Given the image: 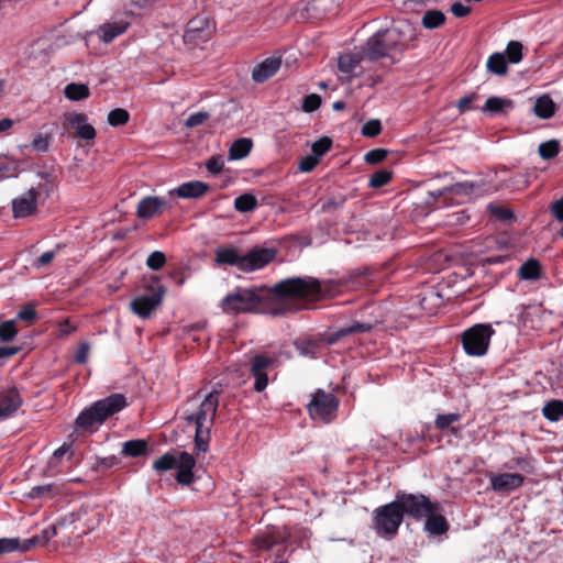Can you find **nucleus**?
Wrapping results in <instances>:
<instances>
[{
  "label": "nucleus",
  "instance_id": "ddd939ff",
  "mask_svg": "<svg viewBox=\"0 0 563 563\" xmlns=\"http://www.w3.org/2000/svg\"><path fill=\"white\" fill-rule=\"evenodd\" d=\"M164 294L165 289L163 287H158L155 291H152L151 294L136 297L131 302L132 311L143 319L147 318L152 313V311L157 306H159Z\"/></svg>",
  "mask_w": 563,
  "mask_h": 563
},
{
  "label": "nucleus",
  "instance_id": "603ef678",
  "mask_svg": "<svg viewBox=\"0 0 563 563\" xmlns=\"http://www.w3.org/2000/svg\"><path fill=\"white\" fill-rule=\"evenodd\" d=\"M208 118H209L208 112L199 111V112L190 114L187 118L185 125L187 128H196L198 125H201Z\"/></svg>",
  "mask_w": 563,
  "mask_h": 563
},
{
  "label": "nucleus",
  "instance_id": "f03ea898",
  "mask_svg": "<svg viewBox=\"0 0 563 563\" xmlns=\"http://www.w3.org/2000/svg\"><path fill=\"white\" fill-rule=\"evenodd\" d=\"M412 37L408 23H400L397 26L379 31L367 40L365 56L375 60L388 56L393 52H401Z\"/></svg>",
  "mask_w": 563,
  "mask_h": 563
},
{
  "label": "nucleus",
  "instance_id": "f257e3e1",
  "mask_svg": "<svg viewBox=\"0 0 563 563\" xmlns=\"http://www.w3.org/2000/svg\"><path fill=\"white\" fill-rule=\"evenodd\" d=\"M190 405L197 406L198 409L189 413L186 417V420L195 423L196 450L199 453H206L209 446L210 431L219 406V391H209L203 397L197 395L191 399Z\"/></svg>",
  "mask_w": 563,
  "mask_h": 563
},
{
  "label": "nucleus",
  "instance_id": "49530a36",
  "mask_svg": "<svg viewBox=\"0 0 563 563\" xmlns=\"http://www.w3.org/2000/svg\"><path fill=\"white\" fill-rule=\"evenodd\" d=\"M559 153V144L556 141H548L539 145V154L542 158L550 159Z\"/></svg>",
  "mask_w": 563,
  "mask_h": 563
},
{
  "label": "nucleus",
  "instance_id": "9d476101",
  "mask_svg": "<svg viewBox=\"0 0 563 563\" xmlns=\"http://www.w3.org/2000/svg\"><path fill=\"white\" fill-rule=\"evenodd\" d=\"M396 503L401 509V515L420 519L424 516L437 514L440 509L438 504L431 503L424 495L401 494L397 495Z\"/></svg>",
  "mask_w": 563,
  "mask_h": 563
},
{
  "label": "nucleus",
  "instance_id": "4be33fe9",
  "mask_svg": "<svg viewBox=\"0 0 563 563\" xmlns=\"http://www.w3.org/2000/svg\"><path fill=\"white\" fill-rule=\"evenodd\" d=\"M488 190H479V186L471 183H456L450 187H444L443 189H438L431 192V196L434 198L441 197L443 195H453V196H470L477 195L482 192H487Z\"/></svg>",
  "mask_w": 563,
  "mask_h": 563
},
{
  "label": "nucleus",
  "instance_id": "dca6fc26",
  "mask_svg": "<svg viewBox=\"0 0 563 563\" xmlns=\"http://www.w3.org/2000/svg\"><path fill=\"white\" fill-rule=\"evenodd\" d=\"M209 23L203 16H196L189 21L186 32L184 34V41L187 45H198L208 40Z\"/></svg>",
  "mask_w": 563,
  "mask_h": 563
},
{
  "label": "nucleus",
  "instance_id": "79ce46f5",
  "mask_svg": "<svg viewBox=\"0 0 563 563\" xmlns=\"http://www.w3.org/2000/svg\"><path fill=\"white\" fill-rule=\"evenodd\" d=\"M18 334L15 322L7 320L0 323V342L12 341Z\"/></svg>",
  "mask_w": 563,
  "mask_h": 563
},
{
  "label": "nucleus",
  "instance_id": "37998d69",
  "mask_svg": "<svg viewBox=\"0 0 563 563\" xmlns=\"http://www.w3.org/2000/svg\"><path fill=\"white\" fill-rule=\"evenodd\" d=\"M460 420H461V415L457 412L442 413V415H438V417L435 418L434 424H435L437 429L445 430L452 423H455Z\"/></svg>",
  "mask_w": 563,
  "mask_h": 563
},
{
  "label": "nucleus",
  "instance_id": "c756f323",
  "mask_svg": "<svg viewBox=\"0 0 563 563\" xmlns=\"http://www.w3.org/2000/svg\"><path fill=\"white\" fill-rule=\"evenodd\" d=\"M533 112L538 118L549 119L555 112V103L549 96H541L536 100Z\"/></svg>",
  "mask_w": 563,
  "mask_h": 563
},
{
  "label": "nucleus",
  "instance_id": "20e7f679",
  "mask_svg": "<svg viewBox=\"0 0 563 563\" xmlns=\"http://www.w3.org/2000/svg\"><path fill=\"white\" fill-rule=\"evenodd\" d=\"M273 291L285 299L319 300L323 296V289L318 279L313 277H295L277 283Z\"/></svg>",
  "mask_w": 563,
  "mask_h": 563
},
{
  "label": "nucleus",
  "instance_id": "393cba45",
  "mask_svg": "<svg viewBox=\"0 0 563 563\" xmlns=\"http://www.w3.org/2000/svg\"><path fill=\"white\" fill-rule=\"evenodd\" d=\"M243 254L234 247H219L216 250V264L218 265H232L242 271Z\"/></svg>",
  "mask_w": 563,
  "mask_h": 563
},
{
  "label": "nucleus",
  "instance_id": "9b49d317",
  "mask_svg": "<svg viewBox=\"0 0 563 563\" xmlns=\"http://www.w3.org/2000/svg\"><path fill=\"white\" fill-rule=\"evenodd\" d=\"M42 186H33L11 201L14 219H23L36 213L42 198Z\"/></svg>",
  "mask_w": 563,
  "mask_h": 563
},
{
  "label": "nucleus",
  "instance_id": "de8ad7c7",
  "mask_svg": "<svg viewBox=\"0 0 563 563\" xmlns=\"http://www.w3.org/2000/svg\"><path fill=\"white\" fill-rule=\"evenodd\" d=\"M331 145H332V141L327 136H323V137L317 140L314 143H312V146H311L312 155L320 158L322 155H324L331 148Z\"/></svg>",
  "mask_w": 563,
  "mask_h": 563
},
{
  "label": "nucleus",
  "instance_id": "5701e85b",
  "mask_svg": "<svg viewBox=\"0 0 563 563\" xmlns=\"http://www.w3.org/2000/svg\"><path fill=\"white\" fill-rule=\"evenodd\" d=\"M282 65L280 58L269 57L256 65L252 71V78L256 82H264L274 76Z\"/></svg>",
  "mask_w": 563,
  "mask_h": 563
},
{
  "label": "nucleus",
  "instance_id": "1a4fd4ad",
  "mask_svg": "<svg viewBox=\"0 0 563 563\" xmlns=\"http://www.w3.org/2000/svg\"><path fill=\"white\" fill-rule=\"evenodd\" d=\"M338 407L339 402L333 394L317 390L312 395L307 410L313 420L328 423L335 418Z\"/></svg>",
  "mask_w": 563,
  "mask_h": 563
},
{
  "label": "nucleus",
  "instance_id": "b1692460",
  "mask_svg": "<svg viewBox=\"0 0 563 563\" xmlns=\"http://www.w3.org/2000/svg\"><path fill=\"white\" fill-rule=\"evenodd\" d=\"M22 399L16 389H9L0 399V419L11 417L21 407Z\"/></svg>",
  "mask_w": 563,
  "mask_h": 563
},
{
  "label": "nucleus",
  "instance_id": "69168bd1",
  "mask_svg": "<svg viewBox=\"0 0 563 563\" xmlns=\"http://www.w3.org/2000/svg\"><path fill=\"white\" fill-rule=\"evenodd\" d=\"M552 211L555 216V218L563 222V197L560 199V200H556L553 205H552ZM561 236L563 238V225H562V229H561V232H560Z\"/></svg>",
  "mask_w": 563,
  "mask_h": 563
},
{
  "label": "nucleus",
  "instance_id": "8fccbe9b",
  "mask_svg": "<svg viewBox=\"0 0 563 563\" xmlns=\"http://www.w3.org/2000/svg\"><path fill=\"white\" fill-rule=\"evenodd\" d=\"M380 131L382 124L380 121L377 119L369 120L362 126V134L368 137H374L378 135Z\"/></svg>",
  "mask_w": 563,
  "mask_h": 563
},
{
  "label": "nucleus",
  "instance_id": "774afa93",
  "mask_svg": "<svg viewBox=\"0 0 563 563\" xmlns=\"http://www.w3.org/2000/svg\"><path fill=\"white\" fill-rule=\"evenodd\" d=\"M19 352V347L0 346V358H7L15 355Z\"/></svg>",
  "mask_w": 563,
  "mask_h": 563
},
{
  "label": "nucleus",
  "instance_id": "864d4df0",
  "mask_svg": "<svg viewBox=\"0 0 563 563\" xmlns=\"http://www.w3.org/2000/svg\"><path fill=\"white\" fill-rule=\"evenodd\" d=\"M319 163V158L314 155H308L300 159L299 170L303 173L311 172Z\"/></svg>",
  "mask_w": 563,
  "mask_h": 563
},
{
  "label": "nucleus",
  "instance_id": "c03bdc74",
  "mask_svg": "<svg viewBox=\"0 0 563 563\" xmlns=\"http://www.w3.org/2000/svg\"><path fill=\"white\" fill-rule=\"evenodd\" d=\"M166 263V256L161 251L152 252L146 258V266L152 271L161 269Z\"/></svg>",
  "mask_w": 563,
  "mask_h": 563
},
{
  "label": "nucleus",
  "instance_id": "6e6d98bb",
  "mask_svg": "<svg viewBox=\"0 0 563 563\" xmlns=\"http://www.w3.org/2000/svg\"><path fill=\"white\" fill-rule=\"evenodd\" d=\"M19 548V539L8 538L0 539V554L15 551Z\"/></svg>",
  "mask_w": 563,
  "mask_h": 563
},
{
  "label": "nucleus",
  "instance_id": "aec40b11",
  "mask_svg": "<svg viewBox=\"0 0 563 563\" xmlns=\"http://www.w3.org/2000/svg\"><path fill=\"white\" fill-rule=\"evenodd\" d=\"M167 206L164 198L156 196L144 197L137 205L136 214L142 220H148Z\"/></svg>",
  "mask_w": 563,
  "mask_h": 563
},
{
  "label": "nucleus",
  "instance_id": "bb28decb",
  "mask_svg": "<svg viewBox=\"0 0 563 563\" xmlns=\"http://www.w3.org/2000/svg\"><path fill=\"white\" fill-rule=\"evenodd\" d=\"M486 68L488 73L496 76H506L508 66L505 54L496 52L489 55L486 62Z\"/></svg>",
  "mask_w": 563,
  "mask_h": 563
},
{
  "label": "nucleus",
  "instance_id": "a878e982",
  "mask_svg": "<svg viewBox=\"0 0 563 563\" xmlns=\"http://www.w3.org/2000/svg\"><path fill=\"white\" fill-rule=\"evenodd\" d=\"M514 109V101L507 98H500V97H489L484 107V112H489L493 114L498 113H507L508 111Z\"/></svg>",
  "mask_w": 563,
  "mask_h": 563
},
{
  "label": "nucleus",
  "instance_id": "4468645a",
  "mask_svg": "<svg viewBox=\"0 0 563 563\" xmlns=\"http://www.w3.org/2000/svg\"><path fill=\"white\" fill-rule=\"evenodd\" d=\"M276 252L274 249L255 247L249 253L243 254L242 271L253 272L263 268L275 258Z\"/></svg>",
  "mask_w": 563,
  "mask_h": 563
},
{
  "label": "nucleus",
  "instance_id": "6e6552de",
  "mask_svg": "<svg viewBox=\"0 0 563 563\" xmlns=\"http://www.w3.org/2000/svg\"><path fill=\"white\" fill-rule=\"evenodd\" d=\"M495 333L490 324H475L462 335L463 349L467 355L483 356L486 354L490 338Z\"/></svg>",
  "mask_w": 563,
  "mask_h": 563
},
{
  "label": "nucleus",
  "instance_id": "7c9ffc66",
  "mask_svg": "<svg viewBox=\"0 0 563 563\" xmlns=\"http://www.w3.org/2000/svg\"><path fill=\"white\" fill-rule=\"evenodd\" d=\"M371 329L372 325L369 323L354 322L352 325L340 328L334 333L329 335L328 343L332 344L345 335L358 332H367Z\"/></svg>",
  "mask_w": 563,
  "mask_h": 563
},
{
  "label": "nucleus",
  "instance_id": "39448f33",
  "mask_svg": "<svg viewBox=\"0 0 563 563\" xmlns=\"http://www.w3.org/2000/svg\"><path fill=\"white\" fill-rule=\"evenodd\" d=\"M266 295L265 287L236 288L222 299L221 307L224 312L233 314L257 312Z\"/></svg>",
  "mask_w": 563,
  "mask_h": 563
},
{
  "label": "nucleus",
  "instance_id": "c85d7f7f",
  "mask_svg": "<svg viewBox=\"0 0 563 563\" xmlns=\"http://www.w3.org/2000/svg\"><path fill=\"white\" fill-rule=\"evenodd\" d=\"M148 444L143 439L125 441L122 444L123 456L137 457L147 453Z\"/></svg>",
  "mask_w": 563,
  "mask_h": 563
},
{
  "label": "nucleus",
  "instance_id": "412c9836",
  "mask_svg": "<svg viewBox=\"0 0 563 563\" xmlns=\"http://www.w3.org/2000/svg\"><path fill=\"white\" fill-rule=\"evenodd\" d=\"M208 184L199 180H191L181 184L175 189L168 191L169 196L176 195L183 199H197L208 191Z\"/></svg>",
  "mask_w": 563,
  "mask_h": 563
},
{
  "label": "nucleus",
  "instance_id": "423d86ee",
  "mask_svg": "<svg viewBox=\"0 0 563 563\" xmlns=\"http://www.w3.org/2000/svg\"><path fill=\"white\" fill-rule=\"evenodd\" d=\"M195 465V459L187 452H167L153 463V468L157 472L176 470V481L181 485H189L194 481Z\"/></svg>",
  "mask_w": 563,
  "mask_h": 563
},
{
  "label": "nucleus",
  "instance_id": "2f4dec72",
  "mask_svg": "<svg viewBox=\"0 0 563 563\" xmlns=\"http://www.w3.org/2000/svg\"><path fill=\"white\" fill-rule=\"evenodd\" d=\"M252 141L246 137L234 141L229 151V158L235 161L246 157L252 150Z\"/></svg>",
  "mask_w": 563,
  "mask_h": 563
},
{
  "label": "nucleus",
  "instance_id": "4c0bfd02",
  "mask_svg": "<svg viewBox=\"0 0 563 563\" xmlns=\"http://www.w3.org/2000/svg\"><path fill=\"white\" fill-rule=\"evenodd\" d=\"M57 494V488L54 484H46L40 486H33L29 493L27 497L32 499L36 498H47Z\"/></svg>",
  "mask_w": 563,
  "mask_h": 563
},
{
  "label": "nucleus",
  "instance_id": "ea45409f",
  "mask_svg": "<svg viewBox=\"0 0 563 563\" xmlns=\"http://www.w3.org/2000/svg\"><path fill=\"white\" fill-rule=\"evenodd\" d=\"M130 114L125 109L117 108L108 113V123L111 126L124 125L129 122Z\"/></svg>",
  "mask_w": 563,
  "mask_h": 563
},
{
  "label": "nucleus",
  "instance_id": "473e14b6",
  "mask_svg": "<svg viewBox=\"0 0 563 563\" xmlns=\"http://www.w3.org/2000/svg\"><path fill=\"white\" fill-rule=\"evenodd\" d=\"M64 95L71 101L87 99L90 95L89 87L85 84L70 82L64 89Z\"/></svg>",
  "mask_w": 563,
  "mask_h": 563
},
{
  "label": "nucleus",
  "instance_id": "338daca9",
  "mask_svg": "<svg viewBox=\"0 0 563 563\" xmlns=\"http://www.w3.org/2000/svg\"><path fill=\"white\" fill-rule=\"evenodd\" d=\"M299 352L303 356H311L314 357V345L307 343V344H299L297 345Z\"/></svg>",
  "mask_w": 563,
  "mask_h": 563
},
{
  "label": "nucleus",
  "instance_id": "09e8293b",
  "mask_svg": "<svg viewBox=\"0 0 563 563\" xmlns=\"http://www.w3.org/2000/svg\"><path fill=\"white\" fill-rule=\"evenodd\" d=\"M321 104V98L317 93L308 95L303 98L302 101V110L305 112H313L316 111Z\"/></svg>",
  "mask_w": 563,
  "mask_h": 563
},
{
  "label": "nucleus",
  "instance_id": "3c124183",
  "mask_svg": "<svg viewBox=\"0 0 563 563\" xmlns=\"http://www.w3.org/2000/svg\"><path fill=\"white\" fill-rule=\"evenodd\" d=\"M387 154H388V152L384 148H375V150L368 151L365 154L364 159L368 164H377V163H380L382 161H384L386 158Z\"/></svg>",
  "mask_w": 563,
  "mask_h": 563
},
{
  "label": "nucleus",
  "instance_id": "e2e57ef3",
  "mask_svg": "<svg viewBox=\"0 0 563 563\" xmlns=\"http://www.w3.org/2000/svg\"><path fill=\"white\" fill-rule=\"evenodd\" d=\"M56 255V252L55 251H47V252H44L37 260L36 262L34 263V266L40 268V267H43L47 264H49L53 258L55 257Z\"/></svg>",
  "mask_w": 563,
  "mask_h": 563
},
{
  "label": "nucleus",
  "instance_id": "0e129e2a",
  "mask_svg": "<svg viewBox=\"0 0 563 563\" xmlns=\"http://www.w3.org/2000/svg\"><path fill=\"white\" fill-rule=\"evenodd\" d=\"M36 311L32 306H25L18 312V318L24 321H31L35 318Z\"/></svg>",
  "mask_w": 563,
  "mask_h": 563
},
{
  "label": "nucleus",
  "instance_id": "2eb2a0df",
  "mask_svg": "<svg viewBox=\"0 0 563 563\" xmlns=\"http://www.w3.org/2000/svg\"><path fill=\"white\" fill-rule=\"evenodd\" d=\"M363 57L360 54L346 53L338 58L339 78L342 81H351L353 78L363 74L361 65Z\"/></svg>",
  "mask_w": 563,
  "mask_h": 563
},
{
  "label": "nucleus",
  "instance_id": "5fc2aeb1",
  "mask_svg": "<svg viewBox=\"0 0 563 563\" xmlns=\"http://www.w3.org/2000/svg\"><path fill=\"white\" fill-rule=\"evenodd\" d=\"M451 12L456 18H464L471 13V7L464 4L462 0L452 3Z\"/></svg>",
  "mask_w": 563,
  "mask_h": 563
},
{
  "label": "nucleus",
  "instance_id": "f704fd0d",
  "mask_svg": "<svg viewBox=\"0 0 563 563\" xmlns=\"http://www.w3.org/2000/svg\"><path fill=\"white\" fill-rule=\"evenodd\" d=\"M445 22V15L440 10H429L422 16V25L432 30L441 26Z\"/></svg>",
  "mask_w": 563,
  "mask_h": 563
},
{
  "label": "nucleus",
  "instance_id": "e433bc0d",
  "mask_svg": "<svg viewBox=\"0 0 563 563\" xmlns=\"http://www.w3.org/2000/svg\"><path fill=\"white\" fill-rule=\"evenodd\" d=\"M257 207L256 198L251 194H244L234 199V208L240 212H249Z\"/></svg>",
  "mask_w": 563,
  "mask_h": 563
},
{
  "label": "nucleus",
  "instance_id": "052dcab7",
  "mask_svg": "<svg viewBox=\"0 0 563 563\" xmlns=\"http://www.w3.org/2000/svg\"><path fill=\"white\" fill-rule=\"evenodd\" d=\"M490 212L499 220H508L512 217V212L500 206H489Z\"/></svg>",
  "mask_w": 563,
  "mask_h": 563
},
{
  "label": "nucleus",
  "instance_id": "0eeeda50",
  "mask_svg": "<svg viewBox=\"0 0 563 563\" xmlns=\"http://www.w3.org/2000/svg\"><path fill=\"white\" fill-rule=\"evenodd\" d=\"M373 514V526L376 533L382 538H394L404 520L398 503L394 500L380 506Z\"/></svg>",
  "mask_w": 563,
  "mask_h": 563
},
{
  "label": "nucleus",
  "instance_id": "c9c22d12",
  "mask_svg": "<svg viewBox=\"0 0 563 563\" xmlns=\"http://www.w3.org/2000/svg\"><path fill=\"white\" fill-rule=\"evenodd\" d=\"M540 275V265L536 260H529L519 268V276L523 280H536Z\"/></svg>",
  "mask_w": 563,
  "mask_h": 563
},
{
  "label": "nucleus",
  "instance_id": "7ed1b4c3",
  "mask_svg": "<svg viewBox=\"0 0 563 563\" xmlns=\"http://www.w3.org/2000/svg\"><path fill=\"white\" fill-rule=\"evenodd\" d=\"M126 407V399L122 394H112L93 402L76 419V424L82 429H92L102 424L109 417Z\"/></svg>",
  "mask_w": 563,
  "mask_h": 563
},
{
  "label": "nucleus",
  "instance_id": "6ab92c4d",
  "mask_svg": "<svg viewBox=\"0 0 563 563\" xmlns=\"http://www.w3.org/2000/svg\"><path fill=\"white\" fill-rule=\"evenodd\" d=\"M67 123L75 129L76 135L81 140H93L96 137L95 128L88 123L85 113L73 112L66 117Z\"/></svg>",
  "mask_w": 563,
  "mask_h": 563
},
{
  "label": "nucleus",
  "instance_id": "680f3d73",
  "mask_svg": "<svg viewBox=\"0 0 563 563\" xmlns=\"http://www.w3.org/2000/svg\"><path fill=\"white\" fill-rule=\"evenodd\" d=\"M18 173V165L16 164H0V180L15 176Z\"/></svg>",
  "mask_w": 563,
  "mask_h": 563
},
{
  "label": "nucleus",
  "instance_id": "bf43d9fd",
  "mask_svg": "<svg viewBox=\"0 0 563 563\" xmlns=\"http://www.w3.org/2000/svg\"><path fill=\"white\" fill-rule=\"evenodd\" d=\"M70 449H71V444H69V443H64L59 448H57L54 451L53 456L49 461L51 466H55L56 462L59 459H62L65 454L69 453Z\"/></svg>",
  "mask_w": 563,
  "mask_h": 563
},
{
  "label": "nucleus",
  "instance_id": "f3484780",
  "mask_svg": "<svg viewBox=\"0 0 563 563\" xmlns=\"http://www.w3.org/2000/svg\"><path fill=\"white\" fill-rule=\"evenodd\" d=\"M274 361L272 357L256 355L253 357L251 373L255 379L254 389L263 391L268 384L267 371L272 367Z\"/></svg>",
  "mask_w": 563,
  "mask_h": 563
},
{
  "label": "nucleus",
  "instance_id": "72a5a7b5",
  "mask_svg": "<svg viewBox=\"0 0 563 563\" xmlns=\"http://www.w3.org/2000/svg\"><path fill=\"white\" fill-rule=\"evenodd\" d=\"M545 419L550 421H558L563 417V401L551 400L547 402L542 409Z\"/></svg>",
  "mask_w": 563,
  "mask_h": 563
},
{
  "label": "nucleus",
  "instance_id": "cd10ccee",
  "mask_svg": "<svg viewBox=\"0 0 563 563\" xmlns=\"http://www.w3.org/2000/svg\"><path fill=\"white\" fill-rule=\"evenodd\" d=\"M426 517L424 530L430 536H441L448 531V522L443 516L431 514Z\"/></svg>",
  "mask_w": 563,
  "mask_h": 563
},
{
  "label": "nucleus",
  "instance_id": "a211bd4d",
  "mask_svg": "<svg viewBox=\"0 0 563 563\" xmlns=\"http://www.w3.org/2000/svg\"><path fill=\"white\" fill-rule=\"evenodd\" d=\"M489 481L494 492H510L521 487L525 478L517 473H501L490 475Z\"/></svg>",
  "mask_w": 563,
  "mask_h": 563
},
{
  "label": "nucleus",
  "instance_id": "a18cd8bd",
  "mask_svg": "<svg viewBox=\"0 0 563 563\" xmlns=\"http://www.w3.org/2000/svg\"><path fill=\"white\" fill-rule=\"evenodd\" d=\"M391 179V173L385 169L375 172L368 181V185L373 188H380L385 186Z\"/></svg>",
  "mask_w": 563,
  "mask_h": 563
},
{
  "label": "nucleus",
  "instance_id": "a19ab883",
  "mask_svg": "<svg viewBox=\"0 0 563 563\" xmlns=\"http://www.w3.org/2000/svg\"><path fill=\"white\" fill-rule=\"evenodd\" d=\"M507 60L511 64H518L522 59V44L518 41H510L506 47Z\"/></svg>",
  "mask_w": 563,
  "mask_h": 563
},
{
  "label": "nucleus",
  "instance_id": "f8f14e48",
  "mask_svg": "<svg viewBox=\"0 0 563 563\" xmlns=\"http://www.w3.org/2000/svg\"><path fill=\"white\" fill-rule=\"evenodd\" d=\"M129 26L130 21L128 19V14L125 13L104 22L95 31V33L98 35L101 42L109 44L114 38L123 34Z\"/></svg>",
  "mask_w": 563,
  "mask_h": 563
},
{
  "label": "nucleus",
  "instance_id": "58836bf2",
  "mask_svg": "<svg viewBox=\"0 0 563 563\" xmlns=\"http://www.w3.org/2000/svg\"><path fill=\"white\" fill-rule=\"evenodd\" d=\"M51 134L37 133L31 142V147L36 153H46L51 147Z\"/></svg>",
  "mask_w": 563,
  "mask_h": 563
},
{
  "label": "nucleus",
  "instance_id": "13d9d810",
  "mask_svg": "<svg viewBox=\"0 0 563 563\" xmlns=\"http://www.w3.org/2000/svg\"><path fill=\"white\" fill-rule=\"evenodd\" d=\"M206 167L208 172L216 175L223 169L224 162L221 157H212L207 162Z\"/></svg>",
  "mask_w": 563,
  "mask_h": 563
},
{
  "label": "nucleus",
  "instance_id": "4d7b16f0",
  "mask_svg": "<svg viewBox=\"0 0 563 563\" xmlns=\"http://www.w3.org/2000/svg\"><path fill=\"white\" fill-rule=\"evenodd\" d=\"M89 351L90 345L87 342L80 343L75 354V361L81 364L86 363L88 360Z\"/></svg>",
  "mask_w": 563,
  "mask_h": 563
}]
</instances>
